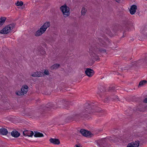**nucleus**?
<instances>
[{"label":"nucleus","mask_w":147,"mask_h":147,"mask_svg":"<svg viewBox=\"0 0 147 147\" xmlns=\"http://www.w3.org/2000/svg\"><path fill=\"white\" fill-rule=\"evenodd\" d=\"M96 102H86L84 105V110L83 112L80 114L74 115L72 118L76 121H78L80 118L89 119L90 114L94 112H100L101 109L97 107Z\"/></svg>","instance_id":"obj_1"},{"label":"nucleus","mask_w":147,"mask_h":147,"mask_svg":"<svg viewBox=\"0 0 147 147\" xmlns=\"http://www.w3.org/2000/svg\"><path fill=\"white\" fill-rule=\"evenodd\" d=\"M90 54L92 59L96 61L99 59L98 56L96 54L98 52L105 53L106 52V50L101 48H98L96 46H91L89 49Z\"/></svg>","instance_id":"obj_2"},{"label":"nucleus","mask_w":147,"mask_h":147,"mask_svg":"<svg viewBox=\"0 0 147 147\" xmlns=\"http://www.w3.org/2000/svg\"><path fill=\"white\" fill-rule=\"evenodd\" d=\"M57 104L58 107L66 108L70 105H72V103L71 102L67 101L66 100L63 99L60 100V101H58Z\"/></svg>","instance_id":"obj_3"},{"label":"nucleus","mask_w":147,"mask_h":147,"mask_svg":"<svg viewBox=\"0 0 147 147\" xmlns=\"http://www.w3.org/2000/svg\"><path fill=\"white\" fill-rule=\"evenodd\" d=\"M15 26V24L13 23L9 24L1 30H0V33L1 34H8L9 33Z\"/></svg>","instance_id":"obj_4"},{"label":"nucleus","mask_w":147,"mask_h":147,"mask_svg":"<svg viewBox=\"0 0 147 147\" xmlns=\"http://www.w3.org/2000/svg\"><path fill=\"white\" fill-rule=\"evenodd\" d=\"M64 16V17H66L69 15L70 9L69 7L66 5L61 6L60 8Z\"/></svg>","instance_id":"obj_5"},{"label":"nucleus","mask_w":147,"mask_h":147,"mask_svg":"<svg viewBox=\"0 0 147 147\" xmlns=\"http://www.w3.org/2000/svg\"><path fill=\"white\" fill-rule=\"evenodd\" d=\"M147 63V57H146L144 59H140L138 61H134L131 63L132 66H137L142 64H146Z\"/></svg>","instance_id":"obj_6"},{"label":"nucleus","mask_w":147,"mask_h":147,"mask_svg":"<svg viewBox=\"0 0 147 147\" xmlns=\"http://www.w3.org/2000/svg\"><path fill=\"white\" fill-rule=\"evenodd\" d=\"M106 138L100 139L96 142L97 146L98 147H109L108 146H106Z\"/></svg>","instance_id":"obj_7"},{"label":"nucleus","mask_w":147,"mask_h":147,"mask_svg":"<svg viewBox=\"0 0 147 147\" xmlns=\"http://www.w3.org/2000/svg\"><path fill=\"white\" fill-rule=\"evenodd\" d=\"M80 132L83 136L87 137H91L92 135L90 131L84 129H80Z\"/></svg>","instance_id":"obj_8"},{"label":"nucleus","mask_w":147,"mask_h":147,"mask_svg":"<svg viewBox=\"0 0 147 147\" xmlns=\"http://www.w3.org/2000/svg\"><path fill=\"white\" fill-rule=\"evenodd\" d=\"M99 43H98L99 45L102 47H106L107 46L106 42H108V39L107 38H106L104 40H103V39L102 38H98Z\"/></svg>","instance_id":"obj_9"},{"label":"nucleus","mask_w":147,"mask_h":147,"mask_svg":"<svg viewBox=\"0 0 147 147\" xmlns=\"http://www.w3.org/2000/svg\"><path fill=\"white\" fill-rule=\"evenodd\" d=\"M99 43H98L99 45L102 47H106L107 46L106 42H108V39L107 38H106L104 40H103V39L102 38H98Z\"/></svg>","instance_id":"obj_10"},{"label":"nucleus","mask_w":147,"mask_h":147,"mask_svg":"<svg viewBox=\"0 0 147 147\" xmlns=\"http://www.w3.org/2000/svg\"><path fill=\"white\" fill-rule=\"evenodd\" d=\"M98 88L99 89L97 94L100 97L102 98L104 94V92L106 91V89L105 87L102 86H100L98 87Z\"/></svg>","instance_id":"obj_11"},{"label":"nucleus","mask_w":147,"mask_h":147,"mask_svg":"<svg viewBox=\"0 0 147 147\" xmlns=\"http://www.w3.org/2000/svg\"><path fill=\"white\" fill-rule=\"evenodd\" d=\"M140 141L137 140L135 142H133L131 143H129L127 147H138L139 145Z\"/></svg>","instance_id":"obj_12"},{"label":"nucleus","mask_w":147,"mask_h":147,"mask_svg":"<svg viewBox=\"0 0 147 147\" xmlns=\"http://www.w3.org/2000/svg\"><path fill=\"white\" fill-rule=\"evenodd\" d=\"M105 138L107 139L106 141V146H108L109 145L107 144V142H108V140H109L111 142H114L116 143L119 141L120 139L117 137H115V136L112 137H111L109 139L108 138Z\"/></svg>","instance_id":"obj_13"},{"label":"nucleus","mask_w":147,"mask_h":147,"mask_svg":"<svg viewBox=\"0 0 147 147\" xmlns=\"http://www.w3.org/2000/svg\"><path fill=\"white\" fill-rule=\"evenodd\" d=\"M86 74L89 77H92L94 74V70L90 68H87L85 71Z\"/></svg>","instance_id":"obj_14"},{"label":"nucleus","mask_w":147,"mask_h":147,"mask_svg":"<svg viewBox=\"0 0 147 147\" xmlns=\"http://www.w3.org/2000/svg\"><path fill=\"white\" fill-rule=\"evenodd\" d=\"M33 131L30 130H25L23 131V134L24 136H28V137H32L34 135Z\"/></svg>","instance_id":"obj_15"},{"label":"nucleus","mask_w":147,"mask_h":147,"mask_svg":"<svg viewBox=\"0 0 147 147\" xmlns=\"http://www.w3.org/2000/svg\"><path fill=\"white\" fill-rule=\"evenodd\" d=\"M55 105L53 103L50 102L47 104L45 106V109L49 110L50 109L53 108L55 109L56 108V107H55Z\"/></svg>","instance_id":"obj_16"},{"label":"nucleus","mask_w":147,"mask_h":147,"mask_svg":"<svg viewBox=\"0 0 147 147\" xmlns=\"http://www.w3.org/2000/svg\"><path fill=\"white\" fill-rule=\"evenodd\" d=\"M44 75L43 73L40 71H36V72H34L31 75V76L32 77H42Z\"/></svg>","instance_id":"obj_17"},{"label":"nucleus","mask_w":147,"mask_h":147,"mask_svg":"<svg viewBox=\"0 0 147 147\" xmlns=\"http://www.w3.org/2000/svg\"><path fill=\"white\" fill-rule=\"evenodd\" d=\"M49 140L51 143L54 144L58 145L60 144V140L57 139H54L51 138Z\"/></svg>","instance_id":"obj_18"},{"label":"nucleus","mask_w":147,"mask_h":147,"mask_svg":"<svg viewBox=\"0 0 147 147\" xmlns=\"http://www.w3.org/2000/svg\"><path fill=\"white\" fill-rule=\"evenodd\" d=\"M8 134L10 135V132L8 133L7 129L4 128H2L0 129V134L3 135H6Z\"/></svg>","instance_id":"obj_19"},{"label":"nucleus","mask_w":147,"mask_h":147,"mask_svg":"<svg viewBox=\"0 0 147 147\" xmlns=\"http://www.w3.org/2000/svg\"><path fill=\"white\" fill-rule=\"evenodd\" d=\"M137 8V6L135 5H133L131 6L129 10L130 13L131 14L133 15L135 13Z\"/></svg>","instance_id":"obj_20"},{"label":"nucleus","mask_w":147,"mask_h":147,"mask_svg":"<svg viewBox=\"0 0 147 147\" xmlns=\"http://www.w3.org/2000/svg\"><path fill=\"white\" fill-rule=\"evenodd\" d=\"M11 134L14 137L18 138L20 136V134L16 130H13L11 132Z\"/></svg>","instance_id":"obj_21"},{"label":"nucleus","mask_w":147,"mask_h":147,"mask_svg":"<svg viewBox=\"0 0 147 147\" xmlns=\"http://www.w3.org/2000/svg\"><path fill=\"white\" fill-rule=\"evenodd\" d=\"M28 86L26 85H23L21 88V89L24 94H26L27 93L28 91Z\"/></svg>","instance_id":"obj_22"},{"label":"nucleus","mask_w":147,"mask_h":147,"mask_svg":"<svg viewBox=\"0 0 147 147\" xmlns=\"http://www.w3.org/2000/svg\"><path fill=\"white\" fill-rule=\"evenodd\" d=\"M60 66V64L57 63L51 66L50 68L52 70L56 69H57Z\"/></svg>","instance_id":"obj_23"},{"label":"nucleus","mask_w":147,"mask_h":147,"mask_svg":"<svg viewBox=\"0 0 147 147\" xmlns=\"http://www.w3.org/2000/svg\"><path fill=\"white\" fill-rule=\"evenodd\" d=\"M6 19L5 17H1L0 18V27L1 26L5 23Z\"/></svg>","instance_id":"obj_24"},{"label":"nucleus","mask_w":147,"mask_h":147,"mask_svg":"<svg viewBox=\"0 0 147 147\" xmlns=\"http://www.w3.org/2000/svg\"><path fill=\"white\" fill-rule=\"evenodd\" d=\"M110 98L112 100L115 101H119V99L118 98V96L116 95L111 96H110Z\"/></svg>","instance_id":"obj_25"},{"label":"nucleus","mask_w":147,"mask_h":147,"mask_svg":"<svg viewBox=\"0 0 147 147\" xmlns=\"http://www.w3.org/2000/svg\"><path fill=\"white\" fill-rule=\"evenodd\" d=\"M35 134L34 135L35 137H42L44 136L43 134L41 133L38 132H35Z\"/></svg>","instance_id":"obj_26"},{"label":"nucleus","mask_w":147,"mask_h":147,"mask_svg":"<svg viewBox=\"0 0 147 147\" xmlns=\"http://www.w3.org/2000/svg\"><path fill=\"white\" fill-rule=\"evenodd\" d=\"M119 89L117 87H115L114 86L113 87H109L108 89V91H113L114 92L116 90H117Z\"/></svg>","instance_id":"obj_27"},{"label":"nucleus","mask_w":147,"mask_h":147,"mask_svg":"<svg viewBox=\"0 0 147 147\" xmlns=\"http://www.w3.org/2000/svg\"><path fill=\"white\" fill-rule=\"evenodd\" d=\"M43 34V32H42L39 29L36 32L34 35L36 36H38L41 35Z\"/></svg>","instance_id":"obj_28"},{"label":"nucleus","mask_w":147,"mask_h":147,"mask_svg":"<svg viewBox=\"0 0 147 147\" xmlns=\"http://www.w3.org/2000/svg\"><path fill=\"white\" fill-rule=\"evenodd\" d=\"M42 26L45 28H46V29H47V28L50 26V22H46Z\"/></svg>","instance_id":"obj_29"},{"label":"nucleus","mask_w":147,"mask_h":147,"mask_svg":"<svg viewBox=\"0 0 147 147\" xmlns=\"http://www.w3.org/2000/svg\"><path fill=\"white\" fill-rule=\"evenodd\" d=\"M147 82L146 80H143L142 81H141L139 84L138 87H141L143 85H144L146 84Z\"/></svg>","instance_id":"obj_30"},{"label":"nucleus","mask_w":147,"mask_h":147,"mask_svg":"<svg viewBox=\"0 0 147 147\" xmlns=\"http://www.w3.org/2000/svg\"><path fill=\"white\" fill-rule=\"evenodd\" d=\"M16 94L18 95L19 96L24 95V94L21 89L20 90L17 91L16 92Z\"/></svg>","instance_id":"obj_31"},{"label":"nucleus","mask_w":147,"mask_h":147,"mask_svg":"<svg viewBox=\"0 0 147 147\" xmlns=\"http://www.w3.org/2000/svg\"><path fill=\"white\" fill-rule=\"evenodd\" d=\"M110 96H106L104 100V102H108L110 100Z\"/></svg>","instance_id":"obj_32"},{"label":"nucleus","mask_w":147,"mask_h":147,"mask_svg":"<svg viewBox=\"0 0 147 147\" xmlns=\"http://www.w3.org/2000/svg\"><path fill=\"white\" fill-rule=\"evenodd\" d=\"M86 11V9L85 8L83 7L82 8V9L81 10V13L82 15L83 16L85 15Z\"/></svg>","instance_id":"obj_33"},{"label":"nucleus","mask_w":147,"mask_h":147,"mask_svg":"<svg viewBox=\"0 0 147 147\" xmlns=\"http://www.w3.org/2000/svg\"><path fill=\"white\" fill-rule=\"evenodd\" d=\"M106 34H107L110 36H113L112 33L109 29H106Z\"/></svg>","instance_id":"obj_34"},{"label":"nucleus","mask_w":147,"mask_h":147,"mask_svg":"<svg viewBox=\"0 0 147 147\" xmlns=\"http://www.w3.org/2000/svg\"><path fill=\"white\" fill-rule=\"evenodd\" d=\"M16 4L17 6H22L23 5V3L22 1H18L16 3Z\"/></svg>","instance_id":"obj_35"},{"label":"nucleus","mask_w":147,"mask_h":147,"mask_svg":"<svg viewBox=\"0 0 147 147\" xmlns=\"http://www.w3.org/2000/svg\"><path fill=\"white\" fill-rule=\"evenodd\" d=\"M39 30L41 31L42 32L44 33L46 31V29L42 26L41 27Z\"/></svg>","instance_id":"obj_36"},{"label":"nucleus","mask_w":147,"mask_h":147,"mask_svg":"<svg viewBox=\"0 0 147 147\" xmlns=\"http://www.w3.org/2000/svg\"><path fill=\"white\" fill-rule=\"evenodd\" d=\"M44 73L46 75H49V71L47 70H45Z\"/></svg>","instance_id":"obj_37"},{"label":"nucleus","mask_w":147,"mask_h":147,"mask_svg":"<svg viewBox=\"0 0 147 147\" xmlns=\"http://www.w3.org/2000/svg\"><path fill=\"white\" fill-rule=\"evenodd\" d=\"M45 53V51L41 49V50L40 51V53L41 55H43Z\"/></svg>","instance_id":"obj_38"},{"label":"nucleus","mask_w":147,"mask_h":147,"mask_svg":"<svg viewBox=\"0 0 147 147\" xmlns=\"http://www.w3.org/2000/svg\"><path fill=\"white\" fill-rule=\"evenodd\" d=\"M143 102L145 103H147V98H146L144 100Z\"/></svg>","instance_id":"obj_39"},{"label":"nucleus","mask_w":147,"mask_h":147,"mask_svg":"<svg viewBox=\"0 0 147 147\" xmlns=\"http://www.w3.org/2000/svg\"><path fill=\"white\" fill-rule=\"evenodd\" d=\"M125 31H124V32H123V36L121 37V38H123V37H124L125 36V35L124 34V33H125Z\"/></svg>","instance_id":"obj_40"},{"label":"nucleus","mask_w":147,"mask_h":147,"mask_svg":"<svg viewBox=\"0 0 147 147\" xmlns=\"http://www.w3.org/2000/svg\"><path fill=\"white\" fill-rule=\"evenodd\" d=\"M115 1L118 3H119L120 1V0H115Z\"/></svg>","instance_id":"obj_41"},{"label":"nucleus","mask_w":147,"mask_h":147,"mask_svg":"<svg viewBox=\"0 0 147 147\" xmlns=\"http://www.w3.org/2000/svg\"><path fill=\"white\" fill-rule=\"evenodd\" d=\"M75 146H76V147H80L79 146H78L77 144Z\"/></svg>","instance_id":"obj_42"},{"label":"nucleus","mask_w":147,"mask_h":147,"mask_svg":"<svg viewBox=\"0 0 147 147\" xmlns=\"http://www.w3.org/2000/svg\"><path fill=\"white\" fill-rule=\"evenodd\" d=\"M126 29L128 31H129V29H128V28H127Z\"/></svg>","instance_id":"obj_43"},{"label":"nucleus","mask_w":147,"mask_h":147,"mask_svg":"<svg viewBox=\"0 0 147 147\" xmlns=\"http://www.w3.org/2000/svg\"><path fill=\"white\" fill-rule=\"evenodd\" d=\"M20 9H22L23 8L22 7H20Z\"/></svg>","instance_id":"obj_44"}]
</instances>
